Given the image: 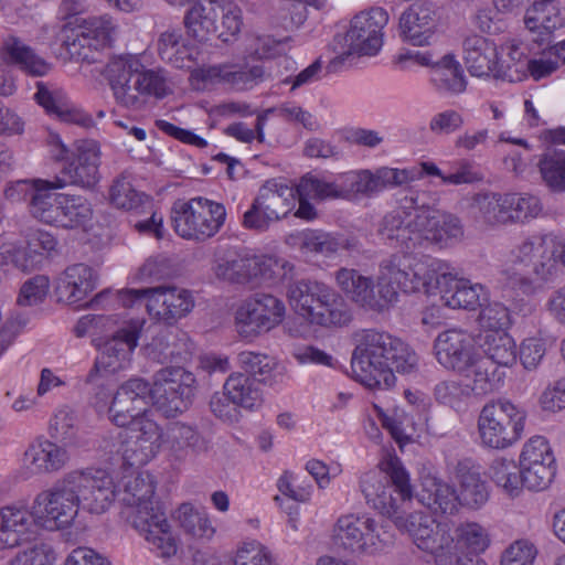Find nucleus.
<instances>
[{
	"label": "nucleus",
	"instance_id": "nucleus-4",
	"mask_svg": "<svg viewBox=\"0 0 565 565\" xmlns=\"http://www.w3.org/2000/svg\"><path fill=\"white\" fill-rule=\"evenodd\" d=\"M154 481L149 472L130 473L122 479V514L162 557L177 553V542L162 505L154 499Z\"/></svg>",
	"mask_w": 565,
	"mask_h": 565
},
{
	"label": "nucleus",
	"instance_id": "nucleus-22",
	"mask_svg": "<svg viewBox=\"0 0 565 565\" xmlns=\"http://www.w3.org/2000/svg\"><path fill=\"white\" fill-rule=\"evenodd\" d=\"M81 507L92 514H103L116 500L117 489L113 477L103 469L70 471Z\"/></svg>",
	"mask_w": 565,
	"mask_h": 565
},
{
	"label": "nucleus",
	"instance_id": "nucleus-41",
	"mask_svg": "<svg viewBox=\"0 0 565 565\" xmlns=\"http://www.w3.org/2000/svg\"><path fill=\"white\" fill-rule=\"evenodd\" d=\"M466 379V387L468 393L477 396L498 391L503 385L505 372L494 365L493 362L480 358L479 354L473 359L470 370L462 374Z\"/></svg>",
	"mask_w": 565,
	"mask_h": 565
},
{
	"label": "nucleus",
	"instance_id": "nucleus-45",
	"mask_svg": "<svg viewBox=\"0 0 565 565\" xmlns=\"http://www.w3.org/2000/svg\"><path fill=\"white\" fill-rule=\"evenodd\" d=\"M53 181L36 180L38 186L33 189L29 209L32 216L47 225L57 226L60 202L62 193L53 192Z\"/></svg>",
	"mask_w": 565,
	"mask_h": 565
},
{
	"label": "nucleus",
	"instance_id": "nucleus-63",
	"mask_svg": "<svg viewBox=\"0 0 565 565\" xmlns=\"http://www.w3.org/2000/svg\"><path fill=\"white\" fill-rule=\"evenodd\" d=\"M505 202L510 216L509 223L534 218L542 211L540 199L529 193H505Z\"/></svg>",
	"mask_w": 565,
	"mask_h": 565
},
{
	"label": "nucleus",
	"instance_id": "nucleus-18",
	"mask_svg": "<svg viewBox=\"0 0 565 565\" xmlns=\"http://www.w3.org/2000/svg\"><path fill=\"white\" fill-rule=\"evenodd\" d=\"M56 238L44 231L31 233L23 244L0 246V280L7 279L14 270L30 273L40 268L56 250Z\"/></svg>",
	"mask_w": 565,
	"mask_h": 565
},
{
	"label": "nucleus",
	"instance_id": "nucleus-30",
	"mask_svg": "<svg viewBox=\"0 0 565 565\" xmlns=\"http://www.w3.org/2000/svg\"><path fill=\"white\" fill-rule=\"evenodd\" d=\"M287 296L294 310L311 322L321 305L334 299V290L322 282L298 280L289 285Z\"/></svg>",
	"mask_w": 565,
	"mask_h": 565
},
{
	"label": "nucleus",
	"instance_id": "nucleus-37",
	"mask_svg": "<svg viewBox=\"0 0 565 565\" xmlns=\"http://www.w3.org/2000/svg\"><path fill=\"white\" fill-rule=\"evenodd\" d=\"M96 287V275L85 264L68 266L61 275L56 286L60 300L70 305L79 303Z\"/></svg>",
	"mask_w": 565,
	"mask_h": 565
},
{
	"label": "nucleus",
	"instance_id": "nucleus-33",
	"mask_svg": "<svg viewBox=\"0 0 565 565\" xmlns=\"http://www.w3.org/2000/svg\"><path fill=\"white\" fill-rule=\"evenodd\" d=\"M34 523L33 508L19 503L0 508V550L20 545Z\"/></svg>",
	"mask_w": 565,
	"mask_h": 565
},
{
	"label": "nucleus",
	"instance_id": "nucleus-55",
	"mask_svg": "<svg viewBox=\"0 0 565 565\" xmlns=\"http://www.w3.org/2000/svg\"><path fill=\"white\" fill-rule=\"evenodd\" d=\"M398 301V294L379 266L376 284L371 279L366 294L363 296L361 307L375 312L388 310Z\"/></svg>",
	"mask_w": 565,
	"mask_h": 565
},
{
	"label": "nucleus",
	"instance_id": "nucleus-34",
	"mask_svg": "<svg viewBox=\"0 0 565 565\" xmlns=\"http://www.w3.org/2000/svg\"><path fill=\"white\" fill-rule=\"evenodd\" d=\"M166 444L170 456L177 461L207 451L209 440L194 426L175 422L168 426Z\"/></svg>",
	"mask_w": 565,
	"mask_h": 565
},
{
	"label": "nucleus",
	"instance_id": "nucleus-6",
	"mask_svg": "<svg viewBox=\"0 0 565 565\" xmlns=\"http://www.w3.org/2000/svg\"><path fill=\"white\" fill-rule=\"evenodd\" d=\"M379 467L380 470L369 471L362 476L360 488L367 503L392 518L398 513L399 507L392 495L388 480L401 500L407 501L413 495L409 476L397 456H386Z\"/></svg>",
	"mask_w": 565,
	"mask_h": 565
},
{
	"label": "nucleus",
	"instance_id": "nucleus-58",
	"mask_svg": "<svg viewBox=\"0 0 565 565\" xmlns=\"http://www.w3.org/2000/svg\"><path fill=\"white\" fill-rule=\"evenodd\" d=\"M294 189L299 198H309L316 201L340 199L338 177L332 181H328L324 178L307 173Z\"/></svg>",
	"mask_w": 565,
	"mask_h": 565
},
{
	"label": "nucleus",
	"instance_id": "nucleus-1",
	"mask_svg": "<svg viewBox=\"0 0 565 565\" xmlns=\"http://www.w3.org/2000/svg\"><path fill=\"white\" fill-rule=\"evenodd\" d=\"M424 198V192L407 190L398 207L384 216L380 228L382 236L407 249L428 245L445 248L460 242L463 237L460 220L429 207Z\"/></svg>",
	"mask_w": 565,
	"mask_h": 565
},
{
	"label": "nucleus",
	"instance_id": "nucleus-38",
	"mask_svg": "<svg viewBox=\"0 0 565 565\" xmlns=\"http://www.w3.org/2000/svg\"><path fill=\"white\" fill-rule=\"evenodd\" d=\"M65 448L47 439H38L24 452V462L34 473H50L61 470L68 461Z\"/></svg>",
	"mask_w": 565,
	"mask_h": 565
},
{
	"label": "nucleus",
	"instance_id": "nucleus-35",
	"mask_svg": "<svg viewBox=\"0 0 565 565\" xmlns=\"http://www.w3.org/2000/svg\"><path fill=\"white\" fill-rule=\"evenodd\" d=\"M458 484L459 503L471 509L482 507L489 499L487 482L482 479L480 468L470 460H461L455 469Z\"/></svg>",
	"mask_w": 565,
	"mask_h": 565
},
{
	"label": "nucleus",
	"instance_id": "nucleus-62",
	"mask_svg": "<svg viewBox=\"0 0 565 565\" xmlns=\"http://www.w3.org/2000/svg\"><path fill=\"white\" fill-rule=\"evenodd\" d=\"M291 38L276 40L270 35L252 34L246 39V52L255 58H273L285 55L290 50Z\"/></svg>",
	"mask_w": 565,
	"mask_h": 565
},
{
	"label": "nucleus",
	"instance_id": "nucleus-3",
	"mask_svg": "<svg viewBox=\"0 0 565 565\" xmlns=\"http://www.w3.org/2000/svg\"><path fill=\"white\" fill-rule=\"evenodd\" d=\"M564 265L565 241L562 236H532L510 252L501 270L502 281L518 295L529 296L541 282L553 281Z\"/></svg>",
	"mask_w": 565,
	"mask_h": 565
},
{
	"label": "nucleus",
	"instance_id": "nucleus-24",
	"mask_svg": "<svg viewBox=\"0 0 565 565\" xmlns=\"http://www.w3.org/2000/svg\"><path fill=\"white\" fill-rule=\"evenodd\" d=\"M434 354L446 370L466 374L478 355V350L470 333L461 329H448L436 337Z\"/></svg>",
	"mask_w": 565,
	"mask_h": 565
},
{
	"label": "nucleus",
	"instance_id": "nucleus-32",
	"mask_svg": "<svg viewBox=\"0 0 565 565\" xmlns=\"http://www.w3.org/2000/svg\"><path fill=\"white\" fill-rule=\"evenodd\" d=\"M463 61L472 76L494 77L498 67L497 44L482 35L472 34L462 42Z\"/></svg>",
	"mask_w": 565,
	"mask_h": 565
},
{
	"label": "nucleus",
	"instance_id": "nucleus-43",
	"mask_svg": "<svg viewBox=\"0 0 565 565\" xmlns=\"http://www.w3.org/2000/svg\"><path fill=\"white\" fill-rule=\"evenodd\" d=\"M417 497L429 509L449 514L457 511L459 503L457 492L449 483L429 475L422 479V490Z\"/></svg>",
	"mask_w": 565,
	"mask_h": 565
},
{
	"label": "nucleus",
	"instance_id": "nucleus-51",
	"mask_svg": "<svg viewBox=\"0 0 565 565\" xmlns=\"http://www.w3.org/2000/svg\"><path fill=\"white\" fill-rule=\"evenodd\" d=\"M482 349L487 358L499 369L512 366L516 360V345L513 339L503 331L488 332Z\"/></svg>",
	"mask_w": 565,
	"mask_h": 565
},
{
	"label": "nucleus",
	"instance_id": "nucleus-27",
	"mask_svg": "<svg viewBox=\"0 0 565 565\" xmlns=\"http://www.w3.org/2000/svg\"><path fill=\"white\" fill-rule=\"evenodd\" d=\"M136 67L135 58L115 57L105 70L116 103L132 110L141 109L147 102L138 87Z\"/></svg>",
	"mask_w": 565,
	"mask_h": 565
},
{
	"label": "nucleus",
	"instance_id": "nucleus-52",
	"mask_svg": "<svg viewBox=\"0 0 565 565\" xmlns=\"http://www.w3.org/2000/svg\"><path fill=\"white\" fill-rule=\"evenodd\" d=\"M475 216L489 225L509 223L505 194L479 193L471 204Z\"/></svg>",
	"mask_w": 565,
	"mask_h": 565
},
{
	"label": "nucleus",
	"instance_id": "nucleus-19",
	"mask_svg": "<svg viewBox=\"0 0 565 565\" xmlns=\"http://www.w3.org/2000/svg\"><path fill=\"white\" fill-rule=\"evenodd\" d=\"M286 316L284 301L269 294H256L242 302L235 312L238 334L252 339L279 326Z\"/></svg>",
	"mask_w": 565,
	"mask_h": 565
},
{
	"label": "nucleus",
	"instance_id": "nucleus-44",
	"mask_svg": "<svg viewBox=\"0 0 565 565\" xmlns=\"http://www.w3.org/2000/svg\"><path fill=\"white\" fill-rule=\"evenodd\" d=\"M200 72L203 81L227 84L236 89L252 86L264 75L263 67L258 65L245 70L236 64H220Z\"/></svg>",
	"mask_w": 565,
	"mask_h": 565
},
{
	"label": "nucleus",
	"instance_id": "nucleus-5",
	"mask_svg": "<svg viewBox=\"0 0 565 565\" xmlns=\"http://www.w3.org/2000/svg\"><path fill=\"white\" fill-rule=\"evenodd\" d=\"M379 266L394 289L405 294L431 292L438 287L441 269H448V264L440 259L413 253H394Z\"/></svg>",
	"mask_w": 565,
	"mask_h": 565
},
{
	"label": "nucleus",
	"instance_id": "nucleus-10",
	"mask_svg": "<svg viewBox=\"0 0 565 565\" xmlns=\"http://www.w3.org/2000/svg\"><path fill=\"white\" fill-rule=\"evenodd\" d=\"M226 209L222 203L196 196L172 207L175 233L186 239L205 241L222 228Z\"/></svg>",
	"mask_w": 565,
	"mask_h": 565
},
{
	"label": "nucleus",
	"instance_id": "nucleus-48",
	"mask_svg": "<svg viewBox=\"0 0 565 565\" xmlns=\"http://www.w3.org/2000/svg\"><path fill=\"white\" fill-rule=\"evenodd\" d=\"M225 395L237 406L254 409L262 405L263 396L255 379L234 373L228 376L223 386Z\"/></svg>",
	"mask_w": 565,
	"mask_h": 565
},
{
	"label": "nucleus",
	"instance_id": "nucleus-36",
	"mask_svg": "<svg viewBox=\"0 0 565 565\" xmlns=\"http://www.w3.org/2000/svg\"><path fill=\"white\" fill-rule=\"evenodd\" d=\"M0 60L8 65H15L32 76H44L51 65L34 50L15 35H8L0 46Z\"/></svg>",
	"mask_w": 565,
	"mask_h": 565
},
{
	"label": "nucleus",
	"instance_id": "nucleus-14",
	"mask_svg": "<svg viewBox=\"0 0 565 565\" xmlns=\"http://www.w3.org/2000/svg\"><path fill=\"white\" fill-rule=\"evenodd\" d=\"M295 204L296 192L292 186L280 180H267L243 214L242 225L247 230L264 232L274 222L286 217Z\"/></svg>",
	"mask_w": 565,
	"mask_h": 565
},
{
	"label": "nucleus",
	"instance_id": "nucleus-26",
	"mask_svg": "<svg viewBox=\"0 0 565 565\" xmlns=\"http://www.w3.org/2000/svg\"><path fill=\"white\" fill-rule=\"evenodd\" d=\"M150 385L147 381L134 377L122 383L108 408L109 419L118 427H126L137 417L147 416Z\"/></svg>",
	"mask_w": 565,
	"mask_h": 565
},
{
	"label": "nucleus",
	"instance_id": "nucleus-61",
	"mask_svg": "<svg viewBox=\"0 0 565 565\" xmlns=\"http://www.w3.org/2000/svg\"><path fill=\"white\" fill-rule=\"evenodd\" d=\"M274 113H277L279 117L288 121H297L301 124L305 128L310 130L315 129L317 126L313 116L309 111L302 109L301 107L295 104L287 103L277 108L267 109L257 116L256 129L258 134V141L260 142L264 141V127L268 118V115Z\"/></svg>",
	"mask_w": 565,
	"mask_h": 565
},
{
	"label": "nucleus",
	"instance_id": "nucleus-9",
	"mask_svg": "<svg viewBox=\"0 0 565 565\" xmlns=\"http://www.w3.org/2000/svg\"><path fill=\"white\" fill-rule=\"evenodd\" d=\"M334 543L358 555H373L393 543V535L383 523L366 514H345L333 529Z\"/></svg>",
	"mask_w": 565,
	"mask_h": 565
},
{
	"label": "nucleus",
	"instance_id": "nucleus-50",
	"mask_svg": "<svg viewBox=\"0 0 565 565\" xmlns=\"http://www.w3.org/2000/svg\"><path fill=\"white\" fill-rule=\"evenodd\" d=\"M491 480L510 497H518L524 486L521 466L508 458H497L489 468Z\"/></svg>",
	"mask_w": 565,
	"mask_h": 565
},
{
	"label": "nucleus",
	"instance_id": "nucleus-13",
	"mask_svg": "<svg viewBox=\"0 0 565 565\" xmlns=\"http://www.w3.org/2000/svg\"><path fill=\"white\" fill-rule=\"evenodd\" d=\"M32 508L38 524L49 530L68 526L82 508L71 473L67 472L51 489L40 492Z\"/></svg>",
	"mask_w": 565,
	"mask_h": 565
},
{
	"label": "nucleus",
	"instance_id": "nucleus-39",
	"mask_svg": "<svg viewBox=\"0 0 565 565\" xmlns=\"http://www.w3.org/2000/svg\"><path fill=\"white\" fill-rule=\"evenodd\" d=\"M149 359L159 363L183 359L190 354V343L184 332L172 329H161L146 347Z\"/></svg>",
	"mask_w": 565,
	"mask_h": 565
},
{
	"label": "nucleus",
	"instance_id": "nucleus-64",
	"mask_svg": "<svg viewBox=\"0 0 565 565\" xmlns=\"http://www.w3.org/2000/svg\"><path fill=\"white\" fill-rule=\"evenodd\" d=\"M217 3L220 4L221 22H216V33L220 39L227 42L231 36L238 34L242 29V10L232 0H217Z\"/></svg>",
	"mask_w": 565,
	"mask_h": 565
},
{
	"label": "nucleus",
	"instance_id": "nucleus-49",
	"mask_svg": "<svg viewBox=\"0 0 565 565\" xmlns=\"http://www.w3.org/2000/svg\"><path fill=\"white\" fill-rule=\"evenodd\" d=\"M93 216V207L83 195L62 193L57 227L78 228L85 226Z\"/></svg>",
	"mask_w": 565,
	"mask_h": 565
},
{
	"label": "nucleus",
	"instance_id": "nucleus-60",
	"mask_svg": "<svg viewBox=\"0 0 565 565\" xmlns=\"http://www.w3.org/2000/svg\"><path fill=\"white\" fill-rule=\"evenodd\" d=\"M109 200L117 209L127 211L138 209L145 201L148 202V198L134 188L130 178L126 173L114 180L109 189Z\"/></svg>",
	"mask_w": 565,
	"mask_h": 565
},
{
	"label": "nucleus",
	"instance_id": "nucleus-42",
	"mask_svg": "<svg viewBox=\"0 0 565 565\" xmlns=\"http://www.w3.org/2000/svg\"><path fill=\"white\" fill-rule=\"evenodd\" d=\"M220 4L217 0H199L185 14L184 25L189 36L205 42L216 33Z\"/></svg>",
	"mask_w": 565,
	"mask_h": 565
},
{
	"label": "nucleus",
	"instance_id": "nucleus-53",
	"mask_svg": "<svg viewBox=\"0 0 565 565\" xmlns=\"http://www.w3.org/2000/svg\"><path fill=\"white\" fill-rule=\"evenodd\" d=\"M456 539L454 537L452 553L456 556L458 551L466 550L468 554H480L490 545L488 531L475 522L461 523L456 527Z\"/></svg>",
	"mask_w": 565,
	"mask_h": 565
},
{
	"label": "nucleus",
	"instance_id": "nucleus-20",
	"mask_svg": "<svg viewBox=\"0 0 565 565\" xmlns=\"http://www.w3.org/2000/svg\"><path fill=\"white\" fill-rule=\"evenodd\" d=\"M140 329L138 322H130L99 344L98 354L86 382L95 383L100 374H115L125 370L130 364L131 354L138 344Z\"/></svg>",
	"mask_w": 565,
	"mask_h": 565
},
{
	"label": "nucleus",
	"instance_id": "nucleus-21",
	"mask_svg": "<svg viewBox=\"0 0 565 565\" xmlns=\"http://www.w3.org/2000/svg\"><path fill=\"white\" fill-rule=\"evenodd\" d=\"M116 32L117 25L111 17H90L71 30L64 45L71 56L90 61L94 60L92 53L109 45Z\"/></svg>",
	"mask_w": 565,
	"mask_h": 565
},
{
	"label": "nucleus",
	"instance_id": "nucleus-54",
	"mask_svg": "<svg viewBox=\"0 0 565 565\" xmlns=\"http://www.w3.org/2000/svg\"><path fill=\"white\" fill-rule=\"evenodd\" d=\"M137 83L141 89L142 98L154 97L162 99L172 94V83L168 72L163 68H146L136 60Z\"/></svg>",
	"mask_w": 565,
	"mask_h": 565
},
{
	"label": "nucleus",
	"instance_id": "nucleus-57",
	"mask_svg": "<svg viewBox=\"0 0 565 565\" xmlns=\"http://www.w3.org/2000/svg\"><path fill=\"white\" fill-rule=\"evenodd\" d=\"M241 367L254 377H258L259 382L273 385L277 382L276 370L278 363L276 359L267 354L253 351H243L237 355Z\"/></svg>",
	"mask_w": 565,
	"mask_h": 565
},
{
	"label": "nucleus",
	"instance_id": "nucleus-47",
	"mask_svg": "<svg viewBox=\"0 0 565 565\" xmlns=\"http://www.w3.org/2000/svg\"><path fill=\"white\" fill-rule=\"evenodd\" d=\"M175 520L182 531L193 539L211 540L215 534V527L206 510L192 503H182L175 511Z\"/></svg>",
	"mask_w": 565,
	"mask_h": 565
},
{
	"label": "nucleus",
	"instance_id": "nucleus-23",
	"mask_svg": "<svg viewBox=\"0 0 565 565\" xmlns=\"http://www.w3.org/2000/svg\"><path fill=\"white\" fill-rule=\"evenodd\" d=\"M524 487L541 491L546 489L556 475L555 458L547 440L532 437L522 449L519 459Z\"/></svg>",
	"mask_w": 565,
	"mask_h": 565
},
{
	"label": "nucleus",
	"instance_id": "nucleus-2",
	"mask_svg": "<svg viewBox=\"0 0 565 565\" xmlns=\"http://www.w3.org/2000/svg\"><path fill=\"white\" fill-rule=\"evenodd\" d=\"M418 358L408 344L387 332L365 330L360 335L352 353L353 376L371 390H387L394 386V371L412 373Z\"/></svg>",
	"mask_w": 565,
	"mask_h": 565
},
{
	"label": "nucleus",
	"instance_id": "nucleus-7",
	"mask_svg": "<svg viewBox=\"0 0 565 565\" xmlns=\"http://www.w3.org/2000/svg\"><path fill=\"white\" fill-rule=\"evenodd\" d=\"M526 420L524 408L507 398L487 403L478 419L482 443L494 449H504L516 443L523 434Z\"/></svg>",
	"mask_w": 565,
	"mask_h": 565
},
{
	"label": "nucleus",
	"instance_id": "nucleus-25",
	"mask_svg": "<svg viewBox=\"0 0 565 565\" xmlns=\"http://www.w3.org/2000/svg\"><path fill=\"white\" fill-rule=\"evenodd\" d=\"M127 427L128 437L122 444V457L131 467L143 466L159 452L162 429L148 415L137 417L136 422Z\"/></svg>",
	"mask_w": 565,
	"mask_h": 565
},
{
	"label": "nucleus",
	"instance_id": "nucleus-56",
	"mask_svg": "<svg viewBox=\"0 0 565 565\" xmlns=\"http://www.w3.org/2000/svg\"><path fill=\"white\" fill-rule=\"evenodd\" d=\"M503 51L505 52V58L502 61L498 60V67L497 73H494V77L510 83L520 82L525 78L527 75V64L530 60L526 58V55L520 45L516 42L511 41L503 46Z\"/></svg>",
	"mask_w": 565,
	"mask_h": 565
},
{
	"label": "nucleus",
	"instance_id": "nucleus-8",
	"mask_svg": "<svg viewBox=\"0 0 565 565\" xmlns=\"http://www.w3.org/2000/svg\"><path fill=\"white\" fill-rule=\"evenodd\" d=\"M387 22L388 13L379 7L354 15L350 29L332 41L337 57L344 61L351 55H376L383 45V29Z\"/></svg>",
	"mask_w": 565,
	"mask_h": 565
},
{
	"label": "nucleus",
	"instance_id": "nucleus-16",
	"mask_svg": "<svg viewBox=\"0 0 565 565\" xmlns=\"http://www.w3.org/2000/svg\"><path fill=\"white\" fill-rule=\"evenodd\" d=\"M194 383V375L183 367H163L154 374L150 399L166 417H174L191 405Z\"/></svg>",
	"mask_w": 565,
	"mask_h": 565
},
{
	"label": "nucleus",
	"instance_id": "nucleus-17",
	"mask_svg": "<svg viewBox=\"0 0 565 565\" xmlns=\"http://www.w3.org/2000/svg\"><path fill=\"white\" fill-rule=\"evenodd\" d=\"M285 262L271 256H256L244 250L227 248L216 254L214 273L217 278L245 284L257 278L264 280L276 276V269H284Z\"/></svg>",
	"mask_w": 565,
	"mask_h": 565
},
{
	"label": "nucleus",
	"instance_id": "nucleus-31",
	"mask_svg": "<svg viewBox=\"0 0 565 565\" xmlns=\"http://www.w3.org/2000/svg\"><path fill=\"white\" fill-rule=\"evenodd\" d=\"M562 9L561 0H540L526 10L524 24L531 33H537V38L533 36L532 41L550 43L552 33L565 23Z\"/></svg>",
	"mask_w": 565,
	"mask_h": 565
},
{
	"label": "nucleus",
	"instance_id": "nucleus-46",
	"mask_svg": "<svg viewBox=\"0 0 565 565\" xmlns=\"http://www.w3.org/2000/svg\"><path fill=\"white\" fill-rule=\"evenodd\" d=\"M431 82L439 92L450 95L465 92L467 86L462 67L451 54L443 56L433 65Z\"/></svg>",
	"mask_w": 565,
	"mask_h": 565
},
{
	"label": "nucleus",
	"instance_id": "nucleus-29",
	"mask_svg": "<svg viewBox=\"0 0 565 565\" xmlns=\"http://www.w3.org/2000/svg\"><path fill=\"white\" fill-rule=\"evenodd\" d=\"M437 20L435 3L431 0H418L399 18L402 35L413 45H427L435 34Z\"/></svg>",
	"mask_w": 565,
	"mask_h": 565
},
{
	"label": "nucleus",
	"instance_id": "nucleus-11",
	"mask_svg": "<svg viewBox=\"0 0 565 565\" xmlns=\"http://www.w3.org/2000/svg\"><path fill=\"white\" fill-rule=\"evenodd\" d=\"M392 518L395 525L407 532L419 550L434 556L436 565L456 564V555L451 551L454 537L447 523H437L424 512H414L406 516L397 513Z\"/></svg>",
	"mask_w": 565,
	"mask_h": 565
},
{
	"label": "nucleus",
	"instance_id": "nucleus-59",
	"mask_svg": "<svg viewBox=\"0 0 565 565\" xmlns=\"http://www.w3.org/2000/svg\"><path fill=\"white\" fill-rule=\"evenodd\" d=\"M539 170L544 183L553 191L565 190V152H544L539 161Z\"/></svg>",
	"mask_w": 565,
	"mask_h": 565
},
{
	"label": "nucleus",
	"instance_id": "nucleus-40",
	"mask_svg": "<svg viewBox=\"0 0 565 565\" xmlns=\"http://www.w3.org/2000/svg\"><path fill=\"white\" fill-rule=\"evenodd\" d=\"M419 175L414 169L381 167L374 171L362 170L363 196H374L386 189L406 185L418 180Z\"/></svg>",
	"mask_w": 565,
	"mask_h": 565
},
{
	"label": "nucleus",
	"instance_id": "nucleus-15",
	"mask_svg": "<svg viewBox=\"0 0 565 565\" xmlns=\"http://www.w3.org/2000/svg\"><path fill=\"white\" fill-rule=\"evenodd\" d=\"M56 160L65 161L61 175L53 180V188L76 185L83 189L94 188L99 179L100 149L95 140H79L75 142V149L71 158L67 157V148L58 140Z\"/></svg>",
	"mask_w": 565,
	"mask_h": 565
},
{
	"label": "nucleus",
	"instance_id": "nucleus-12",
	"mask_svg": "<svg viewBox=\"0 0 565 565\" xmlns=\"http://www.w3.org/2000/svg\"><path fill=\"white\" fill-rule=\"evenodd\" d=\"M125 307L145 302L148 313L171 324L190 313L194 307V298L190 290L175 286L128 289L119 294Z\"/></svg>",
	"mask_w": 565,
	"mask_h": 565
},
{
	"label": "nucleus",
	"instance_id": "nucleus-28",
	"mask_svg": "<svg viewBox=\"0 0 565 565\" xmlns=\"http://www.w3.org/2000/svg\"><path fill=\"white\" fill-rule=\"evenodd\" d=\"M436 289H439L445 305L452 309L475 310L482 307L487 300V292L482 285L459 278L450 270L449 265L448 269H441Z\"/></svg>",
	"mask_w": 565,
	"mask_h": 565
}]
</instances>
